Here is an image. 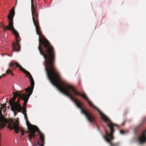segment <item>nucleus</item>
I'll list each match as a JSON object with an SVG mask.
<instances>
[{"label": "nucleus", "instance_id": "1", "mask_svg": "<svg viewBox=\"0 0 146 146\" xmlns=\"http://www.w3.org/2000/svg\"><path fill=\"white\" fill-rule=\"evenodd\" d=\"M48 78L51 83L62 93L68 96L70 99L76 104L77 107L81 110V113L84 114L86 117L89 122L93 124L95 123V118L90 112L83 108L82 105L78 100L74 98L70 93V91L73 92L76 95L80 96L85 99L88 102L90 105L96 110L99 113L102 119L108 120L107 117L104 114L96 107L94 106L92 103L88 100L86 94L84 93L82 94L78 92L74 86L68 84H62L58 82L59 76L55 68L47 73Z\"/></svg>", "mask_w": 146, "mask_h": 146}, {"label": "nucleus", "instance_id": "2", "mask_svg": "<svg viewBox=\"0 0 146 146\" xmlns=\"http://www.w3.org/2000/svg\"><path fill=\"white\" fill-rule=\"evenodd\" d=\"M37 35H39L38 49L45 59V70L47 73L55 68L54 64L55 59V52L48 41L43 35L40 31L38 19L34 20Z\"/></svg>", "mask_w": 146, "mask_h": 146}, {"label": "nucleus", "instance_id": "3", "mask_svg": "<svg viewBox=\"0 0 146 146\" xmlns=\"http://www.w3.org/2000/svg\"><path fill=\"white\" fill-rule=\"evenodd\" d=\"M9 122L8 128L11 130L14 129L16 133H18L19 130L21 132L22 135H24L25 132L27 134L29 133L28 136L29 139L30 141H31L33 138L35 139V137L36 136L35 132L36 131H38L39 133L40 140L42 143L40 144V141L38 140V141H36L37 144H36L35 143V146H44L45 144L44 134L39 130L36 126L31 124L29 121L28 120H26V124L28 130L26 132L23 130L22 129H21V128L19 127V122L18 120L16 119H11L9 120Z\"/></svg>", "mask_w": 146, "mask_h": 146}, {"label": "nucleus", "instance_id": "4", "mask_svg": "<svg viewBox=\"0 0 146 146\" xmlns=\"http://www.w3.org/2000/svg\"><path fill=\"white\" fill-rule=\"evenodd\" d=\"M15 65H16V68H18L21 71H23L27 77L29 79L31 83V87H28L27 88L25 89L26 93L28 92L26 94H23V97L22 99L24 101L23 107H22V111L27 112L26 106L29 99L32 94L34 88L35 82L32 76L28 71L23 68L18 63L13 61L11 62L9 64V66L11 67H13Z\"/></svg>", "mask_w": 146, "mask_h": 146}, {"label": "nucleus", "instance_id": "5", "mask_svg": "<svg viewBox=\"0 0 146 146\" xmlns=\"http://www.w3.org/2000/svg\"><path fill=\"white\" fill-rule=\"evenodd\" d=\"M15 14V9L13 8L11 10L9 15L8 16V19L9 21V26H6V27H5V29L12 30L13 33L15 35L16 39V42L13 43L12 44L13 50L14 52H18L20 50L21 46L20 41V40L18 32L15 29L13 26V17Z\"/></svg>", "mask_w": 146, "mask_h": 146}, {"label": "nucleus", "instance_id": "6", "mask_svg": "<svg viewBox=\"0 0 146 146\" xmlns=\"http://www.w3.org/2000/svg\"><path fill=\"white\" fill-rule=\"evenodd\" d=\"M22 92L17 91L13 93L12 99L11 98L9 101V105L11 106V110H17L18 112H21L22 107L19 103L20 100L23 97Z\"/></svg>", "mask_w": 146, "mask_h": 146}, {"label": "nucleus", "instance_id": "7", "mask_svg": "<svg viewBox=\"0 0 146 146\" xmlns=\"http://www.w3.org/2000/svg\"><path fill=\"white\" fill-rule=\"evenodd\" d=\"M107 118L108 119V120H106L104 119H102L105 122L107 123V125L110 129V133H109L108 131H106L105 135L103 136V137L105 140L109 143L110 146H118L119 145V143H112L111 142V141L114 138L113 134L115 130L113 127L117 125L115 124H113L108 117Z\"/></svg>", "mask_w": 146, "mask_h": 146}, {"label": "nucleus", "instance_id": "8", "mask_svg": "<svg viewBox=\"0 0 146 146\" xmlns=\"http://www.w3.org/2000/svg\"><path fill=\"white\" fill-rule=\"evenodd\" d=\"M33 3H31V7L33 21L36 19H38V14L36 11L35 8L34 6Z\"/></svg>", "mask_w": 146, "mask_h": 146}, {"label": "nucleus", "instance_id": "9", "mask_svg": "<svg viewBox=\"0 0 146 146\" xmlns=\"http://www.w3.org/2000/svg\"><path fill=\"white\" fill-rule=\"evenodd\" d=\"M138 140L140 144L146 143V130L142 133L141 136L138 139Z\"/></svg>", "mask_w": 146, "mask_h": 146}, {"label": "nucleus", "instance_id": "10", "mask_svg": "<svg viewBox=\"0 0 146 146\" xmlns=\"http://www.w3.org/2000/svg\"><path fill=\"white\" fill-rule=\"evenodd\" d=\"M12 70L10 69V68H8L6 71V74H11L12 76H14V74L12 73Z\"/></svg>", "mask_w": 146, "mask_h": 146}, {"label": "nucleus", "instance_id": "11", "mask_svg": "<svg viewBox=\"0 0 146 146\" xmlns=\"http://www.w3.org/2000/svg\"><path fill=\"white\" fill-rule=\"evenodd\" d=\"M27 112H25V111H22L21 113H23L24 115V117L25 118V119L26 120H28V118L27 116V115L26 113Z\"/></svg>", "mask_w": 146, "mask_h": 146}, {"label": "nucleus", "instance_id": "12", "mask_svg": "<svg viewBox=\"0 0 146 146\" xmlns=\"http://www.w3.org/2000/svg\"><path fill=\"white\" fill-rule=\"evenodd\" d=\"M0 27H1L3 28V31L4 32H6L7 31V29H5V27H6V26H5L4 24L3 23H1L0 25Z\"/></svg>", "mask_w": 146, "mask_h": 146}, {"label": "nucleus", "instance_id": "13", "mask_svg": "<svg viewBox=\"0 0 146 146\" xmlns=\"http://www.w3.org/2000/svg\"><path fill=\"white\" fill-rule=\"evenodd\" d=\"M144 121H143L138 126V128H139L141 127L144 124Z\"/></svg>", "mask_w": 146, "mask_h": 146}, {"label": "nucleus", "instance_id": "14", "mask_svg": "<svg viewBox=\"0 0 146 146\" xmlns=\"http://www.w3.org/2000/svg\"><path fill=\"white\" fill-rule=\"evenodd\" d=\"M120 133L121 134H124L126 133V131L123 130H120Z\"/></svg>", "mask_w": 146, "mask_h": 146}, {"label": "nucleus", "instance_id": "15", "mask_svg": "<svg viewBox=\"0 0 146 146\" xmlns=\"http://www.w3.org/2000/svg\"><path fill=\"white\" fill-rule=\"evenodd\" d=\"M12 111H13V112L14 113V115L15 116L16 115H17V112H16L15 111V110H12Z\"/></svg>", "mask_w": 146, "mask_h": 146}, {"label": "nucleus", "instance_id": "16", "mask_svg": "<svg viewBox=\"0 0 146 146\" xmlns=\"http://www.w3.org/2000/svg\"><path fill=\"white\" fill-rule=\"evenodd\" d=\"M6 75V74H3L1 76H2V77H4Z\"/></svg>", "mask_w": 146, "mask_h": 146}, {"label": "nucleus", "instance_id": "17", "mask_svg": "<svg viewBox=\"0 0 146 146\" xmlns=\"http://www.w3.org/2000/svg\"><path fill=\"white\" fill-rule=\"evenodd\" d=\"M2 114V111L1 110V109H0V114Z\"/></svg>", "mask_w": 146, "mask_h": 146}, {"label": "nucleus", "instance_id": "18", "mask_svg": "<svg viewBox=\"0 0 146 146\" xmlns=\"http://www.w3.org/2000/svg\"><path fill=\"white\" fill-rule=\"evenodd\" d=\"M33 1L34 0H31V3H33Z\"/></svg>", "mask_w": 146, "mask_h": 146}, {"label": "nucleus", "instance_id": "19", "mask_svg": "<svg viewBox=\"0 0 146 146\" xmlns=\"http://www.w3.org/2000/svg\"><path fill=\"white\" fill-rule=\"evenodd\" d=\"M3 119V120H5L4 121H7V120L6 119L4 118Z\"/></svg>", "mask_w": 146, "mask_h": 146}, {"label": "nucleus", "instance_id": "20", "mask_svg": "<svg viewBox=\"0 0 146 146\" xmlns=\"http://www.w3.org/2000/svg\"><path fill=\"white\" fill-rule=\"evenodd\" d=\"M7 55H8V56H10V55H9V54H7Z\"/></svg>", "mask_w": 146, "mask_h": 146}, {"label": "nucleus", "instance_id": "21", "mask_svg": "<svg viewBox=\"0 0 146 146\" xmlns=\"http://www.w3.org/2000/svg\"><path fill=\"white\" fill-rule=\"evenodd\" d=\"M2 77V76H0V79H1Z\"/></svg>", "mask_w": 146, "mask_h": 146}, {"label": "nucleus", "instance_id": "22", "mask_svg": "<svg viewBox=\"0 0 146 146\" xmlns=\"http://www.w3.org/2000/svg\"><path fill=\"white\" fill-rule=\"evenodd\" d=\"M124 125V123H123V124H122V125Z\"/></svg>", "mask_w": 146, "mask_h": 146}, {"label": "nucleus", "instance_id": "23", "mask_svg": "<svg viewBox=\"0 0 146 146\" xmlns=\"http://www.w3.org/2000/svg\"><path fill=\"white\" fill-rule=\"evenodd\" d=\"M16 3H17V0H16Z\"/></svg>", "mask_w": 146, "mask_h": 146}, {"label": "nucleus", "instance_id": "24", "mask_svg": "<svg viewBox=\"0 0 146 146\" xmlns=\"http://www.w3.org/2000/svg\"><path fill=\"white\" fill-rule=\"evenodd\" d=\"M3 119H2V121H3Z\"/></svg>", "mask_w": 146, "mask_h": 146}, {"label": "nucleus", "instance_id": "25", "mask_svg": "<svg viewBox=\"0 0 146 146\" xmlns=\"http://www.w3.org/2000/svg\"><path fill=\"white\" fill-rule=\"evenodd\" d=\"M44 0V1L45 0Z\"/></svg>", "mask_w": 146, "mask_h": 146}]
</instances>
